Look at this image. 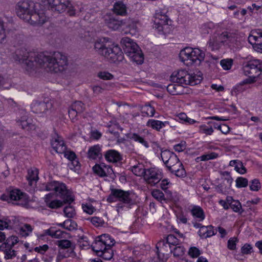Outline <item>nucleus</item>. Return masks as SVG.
<instances>
[{"label": "nucleus", "mask_w": 262, "mask_h": 262, "mask_svg": "<svg viewBox=\"0 0 262 262\" xmlns=\"http://www.w3.org/2000/svg\"><path fill=\"white\" fill-rule=\"evenodd\" d=\"M93 170L94 172L100 177H106L105 173V164L101 163L100 164H95L93 167Z\"/></svg>", "instance_id": "37"}, {"label": "nucleus", "mask_w": 262, "mask_h": 262, "mask_svg": "<svg viewBox=\"0 0 262 262\" xmlns=\"http://www.w3.org/2000/svg\"><path fill=\"white\" fill-rule=\"evenodd\" d=\"M64 207L63 209V212L66 217L68 218L73 217L76 214V212L73 206L71 205V204Z\"/></svg>", "instance_id": "41"}, {"label": "nucleus", "mask_w": 262, "mask_h": 262, "mask_svg": "<svg viewBox=\"0 0 262 262\" xmlns=\"http://www.w3.org/2000/svg\"><path fill=\"white\" fill-rule=\"evenodd\" d=\"M223 175L225 177L223 182L221 183V186L224 187L227 190H229L233 182V179L230 175L229 173L227 171L224 172Z\"/></svg>", "instance_id": "34"}, {"label": "nucleus", "mask_w": 262, "mask_h": 262, "mask_svg": "<svg viewBox=\"0 0 262 262\" xmlns=\"http://www.w3.org/2000/svg\"><path fill=\"white\" fill-rule=\"evenodd\" d=\"M71 107L80 114L82 113L85 109L84 104L81 101H75L71 105Z\"/></svg>", "instance_id": "45"}, {"label": "nucleus", "mask_w": 262, "mask_h": 262, "mask_svg": "<svg viewBox=\"0 0 262 262\" xmlns=\"http://www.w3.org/2000/svg\"><path fill=\"white\" fill-rule=\"evenodd\" d=\"M49 249L47 245H43L42 246L36 247L34 248V251L41 254H43Z\"/></svg>", "instance_id": "63"}, {"label": "nucleus", "mask_w": 262, "mask_h": 262, "mask_svg": "<svg viewBox=\"0 0 262 262\" xmlns=\"http://www.w3.org/2000/svg\"><path fill=\"white\" fill-rule=\"evenodd\" d=\"M91 222L96 227L101 226L104 224V222L100 218L98 217H92Z\"/></svg>", "instance_id": "58"}, {"label": "nucleus", "mask_w": 262, "mask_h": 262, "mask_svg": "<svg viewBox=\"0 0 262 262\" xmlns=\"http://www.w3.org/2000/svg\"><path fill=\"white\" fill-rule=\"evenodd\" d=\"M121 42L124 46V53L133 61L138 64H141L143 62V54L136 42L128 37L122 38Z\"/></svg>", "instance_id": "8"}, {"label": "nucleus", "mask_w": 262, "mask_h": 262, "mask_svg": "<svg viewBox=\"0 0 262 262\" xmlns=\"http://www.w3.org/2000/svg\"><path fill=\"white\" fill-rule=\"evenodd\" d=\"M249 187L251 190L257 191L261 187L259 181L256 179L252 180Z\"/></svg>", "instance_id": "49"}, {"label": "nucleus", "mask_w": 262, "mask_h": 262, "mask_svg": "<svg viewBox=\"0 0 262 262\" xmlns=\"http://www.w3.org/2000/svg\"><path fill=\"white\" fill-rule=\"evenodd\" d=\"M142 116H154L155 113V109L154 107L151 106L149 104H146L143 107L141 111Z\"/></svg>", "instance_id": "38"}, {"label": "nucleus", "mask_w": 262, "mask_h": 262, "mask_svg": "<svg viewBox=\"0 0 262 262\" xmlns=\"http://www.w3.org/2000/svg\"><path fill=\"white\" fill-rule=\"evenodd\" d=\"M103 20L106 25L111 29L116 31L121 29L123 26L127 25L129 28L136 29L137 21H132L127 23L125 20L120 19L118 16L112 13H107L103 16Z\"/></svg>", "instance_id": "10"}, {"label": "nucleus", "mask_w": 262, "mask_h": 262, "mask_svg": "<svg viewBox=\"0 0 262 262\" xmlns=\"http://www.w3.org/2000/svg\"><path fill=\"white\" fill-rule=\"evenodd\" d=\"M160 150L162 160L165 165L175 154L169 150H163L162 148Z\"/></svg>", "instance_id": "39"}, {"label": "nucleus", "mask_w": 262, "mask_h": 262, "mask_svg": "<svg viewBox=\"0 0 262 262\" xmlns=\"http://www.w3.org/2000/svg\"><path fill=\"white\" fill-rule=\"evenodd\" d=\"M35 4L31 1H24L18 3L16 8L17 16L33 25H41L47 21L43 12H36Z\"/></svg>", "instance_id": "4"}, {"label": "nucleus", "mask_w": 262, "mask_h": 262, "mask_svg": "<svg viewBox=\"0 0 262 262\" xmlns=\"http://www.w3.org/2000/svg\"><path fill=\"white\" fill-rule=\"evenodd\" d=\"M7 243H3L0 245V251L4 252L5 258L12 259L16 256V252Z\"/></svg>", "instance_id": "26"}, {"label": "nucleus", "mask_w": 262, "mask_h": 262, "mask_svg": "<svg viewBox=\"0 0 262 262\" xmlns=\"http://www.w3.org/2000/svg\"><path fill=\"white\" fill-rule=\"evenodd\" d=\"M18 242V238L17 236H11L10 237H9L7 239L6 242H5L4 243H7L11 247H13L14 246V245L16 244H17Z\"/></svg>", "instance_id": "57"}, {"label": "nucleus", "mask_w": 262, "mask_h": 262, "mask_svg": "<svg viewBox=\"0 0 262 262\" xmlns=\"http://www.w3.org/2000/svg\"><path fill=\"white\" fill-rule=\"evenodd\" d=\"M152 196L159 201L164 200V193L159 189L154 190L151 192Z\"/></svg>", "instance_id": "50"}, {"label": "nucleus", "mask_w": 262, "mask_h": 262, "mask_svg": "<svg viewBox=\"0 0 262 262\" xmlns=\"http://www.w3.org/2000/svg\"><path fill=\"white\" fill-rule=\"evenodd\" d=\"M227 201L229 205V207L235 212H239L242 209L241 203L237 200H233L231 196H227Z\"/></svg>", "instance_id": "31"}, {"label": "nucleus", "mask_w": 262, "mask_h": 262, "mask_svg": "<svg viewBox=\"0 0 262 262\" xmlns=\"http://www.w3.org/2000/svg\"><path fill=\"white\" fill-rule=\"evenodd\" d=\"M146 169L144 168L142 164H139L132 167V172L137 176L144 177Z\"/></svg>", "instance_id": "35"}, {"label": "nucleus", "mask_w": 262, "mask_h": 262, "mask_svg": "<svg viewBox=\"0 0 262 262\" xmlns=\"http://www.w3.org/2000/svg\"><path fill=\"white\" fill-rule=\"evenodd\" d=\"M154 21V27L159 32H164V30L167 27L170 20L166 14L165 10H157L155 13Z\"/></svg>", "instance_id": "13"}, {"label": "nucleus", "mask_w": 262, "mask_h": 262, "mask_svg": "<svg viewBox=\"0 0 262 262\" xmlns=\"http://www.w3.org/2000/svg\"><path fill=\"white\" fill-rule=\"evenodd\" d=\"M193 48L187 47L182 50L179 54L181 60L186 65L189 63L190 60L193 59Z\"/></svg>", "instance_id": "23"}, {"label": "nucleus", "mask_w": 262, "mask_h": 262, "mask_svg": "<svg viewBox=\"0 0 262 262\" xmlns=\"http://www.w3.org/2000/svg\"><path fill=\"white\" fill-rule=\"evenodd\" d=\"M67 234V233L63 230H47L45 234L40 235L38 237L43 239L45 235H49L53 238H66Z\"/></svg>", "instance_id": "28"}, {"label": "nucleus", "mask_w": 262, "mask_h": 262, "mask_svg": "<svg viewBox=\"0 0 262 262\" xmlns=\"http://www.w3.org/2000/svg\"><path fill=\"white\" fill-rule=\"evenodd\" d=\"M27 179L30 186L33 185V182H36L38 180V170L35 168H30L28 170Z\"/></svg>", "instance_id": "29"}, {"label": "nucleus", "mask_w": 262, "mask_h": 262, "mask_svg": "<svg viewBox=\"0 0 262 262\" xmlns=\"http://www.w3.org/2000/svg\"><path fill=\"white\" fill-rule=\"evenodd\" d=\"M45 6H48L49 9L54 12L61 13L67 10V13L70 16L75 14V10L69 0H40Z\"/></svg>", "instance_id": "9"}, {"label": "nucleus", "mask_w": 262, "mask_h": 262, "mask_svg": "<svg viewBox=\"0 0 262 262\" xmlns=\"http://www.w3.org/2000/svg\"><path fill=\"white\" fill-rule=\"evenodd\" d=\"M165 165L171 173L174 174L178 177L184 178L186 176L184 166L176 154L171 158Z\"/></svg>", "instance_id": "11"}, {"label": "nucleus", "mask_w": 262, "mask_h": 262, "mask_svg": "<svg viewBox=\"0 0 262 262\" xmlns=\"http://www.w3.org/2000/svg\"><path fill=\"white\" fill-rule=\"evenodd\" d=\"M45 189L47 191H54L57 195L62 200V201L55 200L50 201L51 194L46 195L45 202L47 206L50 208L57 209L62 206L63 204H71L74 201V198L67 189L66 185L62 182L54 181L48 183L45 185Z\"/></svg>", "instance_id": "2"}, {"label": "nucleus", "mask_w": 262, "mask_h": 262, "mask_svg": "<svg viewBox=\"0 0 262 262\" xmlns=\"http://www.w3.org/2000/svg\"><path fill=\"white\" fill-rule=\"evenodd\" d=\"M238 35L233 32L224 31L221 34H213L207 42L208 48L211 51L219 50L223 45L232 48H238L241 45Z\"/></svg>", "instance_id": "5"}, {"label": "nucleus", "mask_w": 262, "mask_h": 262, "mask_svg": "<svg viewBox=\"0 0 262 262\" xmlns=\"http://www.w3.org/2000/svg\"><path fill=\"white\" fill-rule=\"evenodd\" d=\"M16 122L18 126L27 130L35 129L34 124L32 123V120L28 117L25 110H19L16 113Z\"/></svg>", "instance_id": "14"}, {"label": "nucleus", "mask_w": 262, "mask_h": 262, "mask_svg": "<svg viewBox=\"0 0 262 262\" xmlns=\"http://www.w3.org/2000/svg\"><path fill=\"white\" fill-rule=\"evenodd\" d=\"M157 249V252L159 253H166L170 254L172 253V249L170 246L167 244H165L164 241H160L158 242L156 245Z\"/></svg>", "instance_id": "32"}, {"label": "nucleus", "mask_w": 262, "mask_h": 262, "mask_svg": "<svg viewBox=\"0 0 262 262\" xmlns=\"http://www.w3.org/2000/svg\"><path fill=\"white\" fill-rule=\"evenodd\" d=\"M68 166L71 169H75V170H77L80 166L79 162L76 158L75 159L72 161H70L69 163H68Z\"/></svg>", "instance_id": "61"}, {"label": "nucleus", "mask_w": 262, "mask_h": 262, "mask_svg": "<svg viewBox=\"0 0 262 262\" xmlns=\"http://www.w3.org/2000/svg\"><path fill=\"white\" fill-rule=\"evenodd\" d=\"M51 144L52 148L58 154H62L65 152L67 148L63 140L57 136L52 138Z\"/></svg>", "instance_id": "21"}, {"label": "nucleus", "mask_w": 262, "mask_h": 262, "mask_svg": "<svg viewBox=\"0 0 262 262\" xmlns=\"http://www.w3.org/2000/svg\"><path fill=\"white\" fill-rule=\"evenodd\" d=\"M188 254L191 257L194 258L198 257L201 253L198 248L196 247H191L189 249Z\"/></svg>", "instance_id": "56"}, {"label": "nucleus", "mask_w": 262, "mask_h": 262, "mask_svg": "<svg viewBox=\"0 0 262 262\" xmlns=\"http://www.w3.org/2000/svg\"><path fill=\"white\" fill-rule=\"evenodd\" d=\"M57 225L65 229H76L77 227V223L72 220H67L63 223L57 224Z\"/></svg>", "instance_id": "36"}, {"label": "nucleus", "mask_w": 262, "mask_h": 262, "mask_svg": "<svg viewBox=\"0 0 262 262\" xmlns=\"http://www.w3.org/2000/svg\"><path fill=\"white\" fill-rule=\"evenodd\" d=\"M97 238L92 246V250L98 256L103 259H111L114 255L112 247L115 244V240L106 234H102Z\"/></svg>", "instance_id": "6"}, {"label": "nucleus", "mask_w": 262, "mask_h": 262, "mask_svg": "<svg viewBox=\"0 0 262 262\" xmlns=\"http://www.w3.org/2000/svg\"><path fill=\"white\" fill-rule=\"evenodd\" d=\"M51 106L50 103L35 101L31 104V107L33 113L40 114L45 113Z\"/></svg>", "instance_id": "22"}, {"label": "nucleus", "mask_w": 262, "mask_h": 262, "mask_svg": "<svg viewBox=\"0 0 262 262\" xmlns=\"http://www.w3.org/2000/svg\"><path fill=\"white\" fill-rule=\"evenodd\" d=\"M202 79L201 75L194 73H189L184 70H178L173 72L170 76V80L173 83L167 86V91L171 95H178L180 94L181 89L183 84H189L195 85L199 83Z\"/></svg>", "instance_id": "3"}, {"label": "nucleus", "mask_w": 262, "mask_h": 262, "mask_svg": "<svg viewBox=\"0 0 262 262\" xmlns=\"http://www.w3.org/2000/svg\"><path fill=\"white\" fill-rule=\"evenodd\" d=\"M104 157L107 161L113 163L117 162L122 159L120 154L114 149L107 150L104 155Z\"/></svg>", "instance_id": "27"}, {"label": "nucleus", "mask_w": 262, "mask_h": 262, "mask_svg": "<svg viewBox=\"0 0 262 262\" xmlns=\"http://www.w3.org/2000/svg\"><path fill=\"white\" fill-rule=\"evenodd\" d=\"M125 136L127 139L142 145L146 148L149 147L146 136L141 133L130 132L126 134Z\"/></svg>", "instance_id": "19"}, {"label": "nucleus", "mask_w": 262, "mask_h": 262, "mask_svg": "<svg viewBox=\"0 0 262 262\" xmlns=\"http://www.w3.org/2000/svg\"><path fill=\"white\" fill-rule=\"evenodd\" d=\"M235 170L241 174H244L246 172V168L240 161L238 162L237 165L235 166Z\"/></svg>", "instance_id": "60"}, {"label": "nucleus", "mask_w": 262, "mask_h": 262, "mask_svg": "<svg viewBox=\"0 0 262 262\" xmlns=\"http://www.w3.org/2000/svg\"><path fill=\"white\" fill-rule=\"evenodd\" d=\"M11 223V221L7 218L0 219V229H8V228L16 229H25V228L26 229H32L31 225L28 224L23 223L18 224L16 223L15 226H12Z\"/></svg>", "instance_id": "18"}, {"label": "nucleus", "mask_w": 262, "mask_h": 262, "mask_svg": "<svg viewBox=\"0 0 262 262\" xmlns=\"http://www.w3.org/2000/svg\"><path fill=\"white\" fill-rule=\"evenodd\" d=\"M237 241L236 237L230 238L228 241V248L230 250H234L236 248V243Z\"/></svg>", "instance_id": "59"}, {"label": "nucleus", "mask_w": 262, "mask_h": 262, "mask_svg": "<svg viewBox=\"0 0 262 262\" xmlns=\"http://www.w3.org/2000/svg\"><path fill=\"white\" fill-rule=\"evenodd\" d=\"M147 125L158 131H159L162 128L161 121L154 119L149 120L147 122Z\"/></svg>", "instance_id": "40"}, {"label": "nucleus", "mask_w": 262, "mask_h": 262, "mask_svg": "<svg viewBox=\"0 0 262 262\" xmlns=\"http://www.w3.org/2000/svg\"><path fill=\"white\" fill-rule=\"evenodd\" d=\"M101 147L99 145L91 147L88 151V157L92 159H96L100 154Z\"/></svg>", "instance_id": "33"}, {"label": "nucleus", "mask_w": 262, "mask_h": 262, "mask_svg": "<svg viewBox=\"0 0 262 262\" xmlns=\"http://www.w3.org/2000/svg\"><path fill=\"white\" fill-rule=\"evenodd\" d=\"M13 58L15 61L24 64L28 71L33 70L38 65L48 72L61 73L66 70L68 66L67 57L59 52L49 55L45 53L27 52L25 49L17 50Z\"/></svg>", "instance_id": "1"}, {"label": "nucleus", "mask_w": 262, "mask_h": 262, "mask_svg": "<svg viewBox=\"0 0 262 262\" xmlns=\"http://www.w3.org/2000/svg\"><path fill=\"white\" fill-rule=\"evenodd\" d=\"M143 178L148 184L155 186L162 179V175L159 170L155 168H150L146 169Z\"/></svg>", "instance_id": "16"}, {"label": "nucleus", "mask_w": 262, "mask_h": 262, "mask_svg": "<svg viewBox=\"0 0 262 262\" xmlns=\"http://www.w3.org/2000/svg\"><path fill=\"white\" fill-rule=\"evenodd\" d=\"M191 213L199 221H202L205 219L204 212L200 206H193L191 210Z\"/></svg>", "instance_id": "30"}, {"label": "nucleus", "mask_w": 262, "mask_h": 262, "mask_svg": "<svg viewBox=\"0 0 262 262\" xmlns=\"http://www.w3.org/2000/svg\"><path fill=\"white\" fill-rule=\"evenodd\" d=\"M94 49L98 54L105 57L112 62L121 61L124 58L123 52L118 46L112 45L107 46L106 43L100 39L95 42Z\"/></svg>", "instance_id": "7"}, {"label": "nucleus", "mask_w": 262, "mask_h": 262, "mask_svg": "<svg viewBox=\"0 0 262 262\" xmlns=\"http://www.w3.org/2000/svg\"><path fill=\"white\" fill-rule=\"evenodd\" d=\"M193 59L190 60L187 66H189L193 64H200L201 62L204 60L205 53L199 48H193Z\"/></svg>", "instance_id": "25"}, {"label": "nucleus", "mask_w": 262, "mask_h": 262, "mask_svg": "<svg viewBox=\"0 0 262 262\" xmlns=\"http://www.w3.org/2000/svg\"><path fill=\"white\" fill-rule=\"evenodd\" d=\"M113 14L117 16H125L127 15V7L122 1L116 2L112 8Z\"/></svg>", "instance_id": "24"}, {"label": "nucleus", "mask_w": 262, "mask_h": 262, "mask_svg": "<svg viewBox=\"0 0 262 262\" xmlns=\"http://www.w3.org/2000/svg\"><path fill=\"white\" fill-rule=\"evenodd\" d=\"M82 208L83 211L89 214H92L94 211V208L91 204L83 205Z\"/></svg>", "instance_id": "64"}, {"label": "nucleus", "mask_w": 262, "mask_h": 262, "mask_svg": "<svg viewBox=\"0 0 262 262\" xmlns=\"http://www.w3.org/2000/svg\"><path fill=\"white\" fill-rule=\"evenodd\" d=\"M1 199L6 201H20L26 199L25 194L21 192L19 190L14 189L10 191L7 193L3 194L1 196Z\"/></svg>", "instance_id": "17"}, {"label": "nucleus", "mask_w": 262, "mask_h": 262, "mask_svg": "<svg viewBox=\"0 0 262 262\" xmlns=\"http://www.w3.org/2000/svg\"><path fill=\"white\" fill-rule=\"evenodd\" d=\"M236 186L237 188L246 187L248 185V180L245 178L238 177L235 180Z\"/></svg>", "instance_id": "44"}, {"label": "nucleus", "mask_w": 262, "mask_h": 262, "mask_svg": "<svg viewBox=\"0 0 262 262\" xmlns=\"http://www.w3.org/2000/svg\"><path fill=\"white\" fill-rule=\"evenodd\" d=\"M243 71L245 75L257 77L262 72V60L253 59L248 61L243 67Z\"/></svg>", "instance_id": "12"}, {"label": "nucleus", "mask_w": 262, "mask_h": 262, "mask_svg": "<svg viewBox=\"0 0 262 262\" xmlns=\"http://www.w3.org/2000/svg\"><path fill=\"white\" fill-rule=\"evenodd\" d=\"M218 157V154L215 152H211L209 154L203 155L198 158L200 159L201 161H207L211 159H214Z\"/></svg>", "instance_id": "54"}, {"label": "nucleus", "mask_w": 262, "mask_h": 262, "mask_svg": "<svg viewBox=\"0 0 262 262\" xmlns=\"http://www.w3.org/2000/svg\"><path fill=\"white\" fill-rule=\"evenodd\" d=\"M216 233L214 230H199L198 234L202 238L210 237Z\"/></svg>", "instance_id": "46"}, {"label": "nucleus", "mask_w": 262, "mask_h": 262, "mask_svg": "<svg viewBox=\"0 0 262 262\" xmlns=\"http://www.w3.org/2000/svg\"><path fill=\"white\" fill-rule=\"evenodd\" d=\"M233 63V60L231 59H222L220 61V64L224 70H229Z\"/></svg>", "instance_id": "47"}, {"label": "nucleus", "mask_w": 262, "mask_h": 262, "mask_svg": "<svg viewBox=\"0 0 262 262\" xmlns=\"http://www.w3.org/2000/svg\"><path fill=\"white\" fill-rule=\"evenodd\" d=\"M172 252L174 257L181 258L184 254L185 249L182 246H176L172 249Z\"/></svg>", "instance_id": "43"}, {"label": "nucleus", "mask_w": 262, "mask_h": 262, "mask_svg": "<svg viewBox=\"0 0 262 262\" xmlns=\"http://www.w3.org/2000/svg\"><path fill=\"white\" fill-rule=\"evenodd\" d=\"M248 41L256 51L262 53V30H252L248 37Z\"/></svg>", "instance_id": "15"}, {"label": "nucleus", "mask_w": 262, "mask_h": 262, "mask_svg": "<svg viewBox=\"0 0 262 262\" xmlns=\"http://www.w3.org/2000/svg\"><path fill=\"white\" fill-rule=\"evenodd\" d=\"M114 194L116 195L118 201L127 204L132 203L131 192L130 191H124L120 189H116V191Z\"/></svg>", "instance_id": "20"}, {"label": "nucleus", "mask_w": 262, "mask_h": 262, "mask_svg": "<svg viewBox=\"0 0 262 262\" xmlns=\"http://www.w3.org/2000/svg\"><path fill=\"white\" fill-rule=\"evenodd\" d=\"M98 76L103 80H110L113 78V75L107 72H100L98 73Z\"/></svg>", "instance_id": "55"}, {"label": "nucleus", "mask_w": 262, "mask_h": 262, "mask_svg": "<svg viewBox=\"0 0 262 262\" xmlns=\"http://www.w3.org/2000/svg\"><path fill=\"white\" fill-rule=\"evenodd\" d=\"M186 148V143L185 142H181L180 143L176 144L174 146L173 149L175 151L181 152L185 150Z\"/></svg>", "instance_id": "62"}, {"label": "nucleus", "mask_w": 262, "mask_h": 262, "mask_svg": "<svg viewBox=\"0 0 262 262\" xmlns=\"http://www.w3.org/2000/svg\"><path fill=\"white\" fill-rule=\"evenodd\" d=\"M56 244L62 249H67L71 247V242L67 239H62L58 241Z\"/></svg>", "instance_id": "52"}, {"label": "nucleus", "mask_w": 262, "mask_h": 262, "mask_svg": "<svg viewBox=\"0 0 262 262\" xmlns=\"http://www.w3.org/2000/svg\"><path fill=\"white\" fill-rule=\"evenodd\" d=\"M200 132L207 135H211L213 132V129L211 126H208L206 125H203L200 126Z\"/></svg>", "instance_id": "51"}, {"label": "nucleus", "mask_w": 262, "mask_h": 262, "mask_svg": "<svg viewBox=\"0 0 262 262\" xmlns=\"http://www.w3.org/2000/svg\"><path fill=\"white\" fill-rule=\"evenodd\" d=\"M6 35L4 28L3 20L0 18V44L6 39Z\"/></svg>", "instance_id": "53"}, {"label": "nucleus", "mask_w": 262, "mask_h": 262, "mask_svg": "<svg viewBox=\"0 0 262 262\" xmlns=\"http://www.w3.org/2000/svg\"><path fill=\"white\" fill-rule=\"evenodd\" d=\"M178 118L179 120L189 124H193L195 122L193 119L189 118L186 114L184 113H180L178 115Z\"/></svg>", "instance_id": "48"}, {"label": "nucleus", "mask_w": 262, "mask_h": 262, "mask_svg": "<svg viewBox=\"0 0 262 262\" xmlns=\"http://www.w3.org/2000/svg\"><path fill=\"white\" fill-rule=\"evenodd\" d=\"M180 241V239H179L175 235L169 234L167 236L166 238V243H165V244H167L169 246H170V245L177 246L179 244Z\"/></svg>", "instance_id": "42"}]
</instances>
